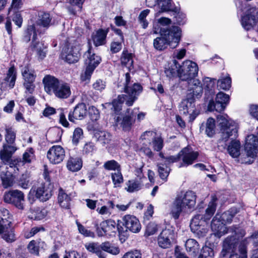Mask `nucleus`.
I'll return each mask as SVG.
<instances>
[{
	"label": "nucleus",
	"mask_w": 258,
	"mask_h": 258,
	"mask_svg": "<svg viewBox=\"0 0 258 258\" xmlns=\"http://www.w3.org/2000/svg\"><path fill=\"white\" fill-rule=\"evenodd\" d=\"M235 5L238 14L242 12L245 14L241 16L242 27L246 30H250L256 24L255 16L257 14L256 9L249 7L244 0H237L235 2Z\"/></svg>",
	"instance_id": "0eeeda50"
},
{
	"label": "nucleus",
	"mask_w": 258,
	"mask_h": 258,
	"mask_svg": "<svg viewBox=\"0 0 258 258\" xmlns=\"http://www.w3.org/2000/svg\"><path fill=\"white\" fill-rule=\"evenodd\" d=\"M22 75L24 82H34L36 78L34 71L30 69L28 66H25L22 69Z\"/></svg>",
	"instance_id": "e433bc0d"
},
{
	"label": "nucleus",
	"mask_w": 258,
	"mask_h": 258,
	"mask_svg": "<svg viewBox=\"0 0 258 258\" xmlns=\"http://www.w3.org/2000/svg\"><path fill=\"white\" fill-rule=\"evenodd\" d=\"M236 242V238L234 236L226 238L223 242V249L221 252V255L224 256L227 252L230 251L234 252Z\"/></svg>",
	"instance_id": "c756f323"
},
{
	"label": "nucleus",
	"mask_w": 258,
	"mask_h": 258,
	"mask_svg": "<svg viewBox=\"0 0 258 258\" xmlns=\"http://www.w3.org/2000/svg\"><path fill=\"white\" fill-rule=\"evenodd\" d=\"M213 118L208 119L206 123V133L209 137H212L215 134V123Z\"/></svg>",
	"instance_id": "c03bdc74"
},
{
	"label": "nucleus",
	"mask_w": 258,
	"mask_h": 258,
	"mask_svg": "<svg viewBox=\"0 0 258 258\" xmlns=\"http://www.w3.org/2000/svg\"><path fill=\"white\" fill-rule=\"evenodd\" d=\"M130 76L129 73L125 74V83L124 86V92L127 95H118L117 99H114L112 102V108L116 115L114 116V121L117 126H120L124 131H130L133 124L135 122L134 117L138 113L137 108H135L133 110L130 109L123 112L118 114L122 107V104L125 102V104L130 106H132L135 100L137 99V96L142 91V86L135 83L133 86H130Z\"/></svg>",
	"instance_id": "f257e3e1"
},
{
	"label": "nucleus",
	"mask_w": 258,
	"mask_h": 258,
	"mask_svg": "<svg viewBox=\"0 0 258 258\" xmlns=\"http://www.w3.org/2000/svg\"><path fill=\"white\" fill-rule=\"evenodd\" d=\"M158 230V225L154 222H150L147 226L146 234L148 236L156 233Z\"/></svg>",
	"instance_id": "774afa93"
},
{
	"label": "nucleus",
	"mask_w": 258,
	"mask_h": 258,
	"mask_svg": "<svg viewBox=\"0 0 258 258\" xmlns=\"http://www.w3.org/2000/svg\"><path fill=\"white\" fill-rule=\"evenodd\" d=\"M47 157L52 164H59L64 159L65 150L61 146L54 145L47 151Z\"/></svg>",
	"instance_id": "f3484780"
},
{
	"label": "nucleus",
	"mask_w": 258,
	"mask_h": 258,
	"mask_svg": "<svg viewBox=\"0 0 258 258\" xmlns=\"http://www.w3.org/2000/svg\"><path fill=\"white\" fill-rule=\"evenodd\" d=\"M54 184L50 178H44L34 182L29 195L35 194V197L40 201L45 202L48 200L52 195Z\"/></svg>",
	"instance_id": "423d86ee"
},
{
	"label": "nucleus",
	"mask_w": 258,
	"mask_h": 258,
	"mask_svg": "<svg viewBox=\"0 0 258 258\" xmlns=\"http://www.w3.org/2000/svg\"><path fill=\"white\" fill-rule=\"evenodd\" d=\"M219 214H217L214 217L211 223V229L213 234L220 238L222 235L227 232V228L224 224L219 219Z\"/></svg>",
	"instance_id": "4be33fe9"
},
{
	"label": "nucleus",
	"mask_w": 258,
	"mask_h": 258,
	"mask_svg": "<svg viewBox=\"0 0 258 258\" xmlns=\"http://www.w3.org/2000/svg\"><path fill=\"white\" fill-rule=\"evenodd\" d=\"M85 63L86 66L96 68L100 63L101 57L92 52L91 47L88 43V49L84 54Z\"/></svg>",
	"instance_id": "a878e982"
},
{
	"label": "nucleus",
	"mask_w": 258,
	"mask_h": 258,
	"mask_svg": "<svg viewBox=\"0 0 258 258\" xmlns=\"http://www.w3.org/2000/svg\"><path fill=\"white\" fill-rule=\"evenodd\" d=\"M196 194L191 191H181L178 194L170 207V214L176 220L182 212H190L195 208L196 204Z\"/></svg>",
	"instance_id": "f03ea898"
},
{
	"label": "nucleus",
	"mask_w": 258,
	"mask_h": 258,
	"mask_svg": "<svg viewBox=\"0 0 258 258\" xmlns=\"http://www.w3.org/2000/svg\"><path fill=\"white\" fill-rule=\"evenodd\" d=\"M5 140L9 144H13L16 138V132L14 128L10 127L6 128Z\"/></svg>",
	"instance_id": "a18cd8bd"
},
{
	"label": "nucleus",
	"mask_w": 258,
	"mask_h": 258,
	"mask_svg": "<svg viewBox=\"0 0 258 258\" xmlns=\"http://www.w3.org/2000/svg\"><path fill=\"white\" fill-rule=\"evenodd\" d=\"M160 36L154 40V48L158 50H162L169 45L171 48H175L179 44L181 36V30L177 26H172L169 29L161 28L159 32Z\"/></svg>",
	"instance_id": "7ed1b4c3"
},
{
	"label": "nucleus",
	"mask_w": 258,
	"mask_h": 258,
	"mask_svg": "<svg viewBox=\"0 0 258 258\" xmlns=\"http://www.w3.org/2000/svg\"><path fill=\"white\" fill-rule=\"evenodd\" d=\"M1 181V185L4 188H8L12 186H16V178H0Z\"/></svg>",
	"instance_id": "338daca9"
},
{
	"label": "nucleus",
	"mask_w": 258,
	"mask_h": 258,
	"mask_svg": "<svg viewBox=\"0 0 258 258\" xmlns=\"http://www.w3.org/2000/svg\"><path fill=\"white\" fill-rule=\"evenodd\" d=\"M170 1L171 0H158L157 5L160 9L159 12L168 11L170 8Z\"/></svg>",
	"instance_id": "0e129e2a"
},
{
	"label": "nucleus",
	"mask_w": 258,
	"mask_h": 258,
	"mask_svg": "<svg viewBox=\"0 0 258 258\" xmlns=\"http://www.w3.org/2000/svg\"><path fill=\"white\" fill-rule=\"evenodd\" d=\"M218 86L221 89L228 90L231 87V80L229 76L219 79L218 82Z\"/></svg>",
	"instance_id": "8fccbe9b"
},
{
	"label": "nucleus",
	"mask_w": 258,
	"mask_h": 258,
	"mask_svg": "<svg viewBox=\"0 0 258 258\" xmlns=\"http://www.w3.org/2000/svg\"><path fill=\"white\" fill-rule=\"evenodd\" d=\"M237 211L235 208H232L230 210L223 213L221 215H219V219L224 224L230 223L234 215L237 213Z\"/></svg>",
	"instance_id": "ea45409f"
},
{
	"label": "nucleus",
	"mask_w": 258,
	"mask_h": 258,
	"mask_svg": "<svg viewBox=\"0 0 258 258\" xmlns=\"http://www.w3.org/2000/svg\"><path fill=\"white\" fill-rule=\"evenodd\" d=\"M214 252L213 249L208 246L203 247L198 258H214Z\"/></svg>",
	"instance_id": "de8ad7c7"
},
{
	"label": "nucleus",
	"mask_w": 258,
	"mask_h": 258,
	"mask_svg": "<svg viewBox=\"0 0 258 258\" xmlns=\"http://www.w3.org/2000/svg\"><path fill=\"white\" fill-rule=\"evenodd\" d=\"M67 169L72 172H77L82 167L83 161L77 156H70L67 162Z\"/></svg>",
	"instance_id": "bb28decb"
},
{
	"label": "nucleus",
	"mask_w": 258,
	"mask_h": 258,
	"mask_svg": "<svg viewBox=\"0 0 258 258\" xmlns=\"http://www.w3.org/2000/svg\"><path fill=\"white\" fill-rule=\"evenodd\" d=\"M96 68L86 66V70L84 73L81 76V79L82 81L90 80L92 74Z\"/></svg>",
	"instance_id": "680f3d73"
},
{
	"label": "nucleus",
	"mask_w": 258,
	"mask_h": 258,
	"mask_svg": "<svg viewBox=\"0 0 258 258\" xmlns=\"http://www.w3.org/2000/svg\"><path fill=\"white\" fill-rule=\"evenodd\" d=\"M51 20L52 18L49 13L43 12L38 13L36 24L31 25L35 26L36 36L38 33H42L50 26Z\"/></svg>",
	"instance_id": "a211bd4d"
},
{
	"label": "nucleus",
	"mask_w": 258,
	"mask_h": 258,
	"mask_svg": "<svg viewBox=\"0 0 258 258\" xmlns=\"http://www.w3.org/2000/svg\"><path fill=\"white\" fill-rule=\"evenodd\" d=\"M208 231L207 223H206V224L201 225V226L198 227L197 230H195L191 231L200 238L205 236L208 232Z\"/></svg>",
	"instance_id": "13d9d810"
},
{
	"label": "nucleus",
	"mask_w": 258,
	"mask_h": 258,
	"mask_svg": "<svg viewBox=\"0 0 258 258\" xmlns=\"http://www.w3.org/2000/svg\"><path fill=\"white\" fill-rule=\"evenodd\" d=\"M11 215L9 211L3 209L0 210V234L3 239L7 242L15 240L13 229L11 227Z\"/></svg>",
	"instance_id": "6e6552de"
},
{
	"label": "nucleus",
	"mask_w": 258,
	"mask_h": 258,
	"mask_svg": "<svg viewBox=\"0 0 258 258\" xmlns=\"http://www.w3.org/2000/svg\"><path fill=\"white\" fill-rule=\"evenodd\" d=\"M174 233L172 228H166L160 233L158 237V244L163 248H167L171 244V240L174 238Z\"/></svg>",
	"instance_id": "6ab92c4d"
},
{
	"label": "nucleus",
	"mask_w": 258,
	"mask_h": 258,
	"mask_svg": "<svg viewBox=\"0 0 258 258\" xmlns=\"http://www.w3.org/2000/svg\"><path fill=\"white\" fill-rule=\"evenodd\" d=\"M87 106L84 103L78 104L74 108L73 112L69 114V119L70 121L74 122L76 119L81 120L87 114Z\"/></svg>",
	"instance_id": "b1692460"
},
{
	"label": "nucleus",
	"mask_w": 258,
	"mask_h": 258,
	"mask_svg": "<svg viewBox=\"0 0 258 258\" xmlns=\"http://www.w3.org/2000/svg\"><path fill=\"white\" fill-rule=\"evenodd\" d=\"M48 136L51 142H57L61 139V133L58 128H53L49 131Z\"/></svg>",
	"instance_id": "09e8293b"
},
{
	"label": "nucleus",
	"mask_w": 258,
	"mask_h": 258,
	"mask_svg": "<svg viewBox=\"0 0 258 258\" xmlns=\"http://www.w3.org/2000/svg\"><path fill=\"white\" fill-rule=\"evenodd\" d=\"M197 64L191 60H186L179 66L178 77L182 81H186L195 78L198 74Z\"/></svg>",
	"instance_id": "ddd939ff"
},
{
	"label": "nucleus",
	"mask_w": 258,
	"mask_h": 258,
	"mask_svg": "<svg viewBox=\"0 0 258 258\" xmlns=\"http://www.w3.org/2000/svg\"><path fill=\"white\" fill-rule=\"evenodd\" d=\"M34 26H28L25 35L24 36V41L28 42L30 40L31 36H32V48L36 52L39 57L43 59L45 56V52L43 50V45L42 43L37 41V36H36V32Z\"/></svg>",
	"instance_id": "4468645a"
},
{
	"label": "nucleus",
	"mask_w": 258,
	"mask_h": 258,
	"mask_svg": "<svg viewBox=\"0 0 258 258\" xmlns=\"http://www.w3.org/2000/svg\"><path fill=\"white\" fill-rule=\"evenodd\" d=\"M88 114L92 121H96L100 118L99 110L94 106H91L89 108Z\"/></svg>",
	"instance_id": "4d7b16f0"
},
{
	"label": "nucleus",
	"mask_w": 258,
	"mask_h": 258,
	"mask_svg": "<svg viewBox=\"0 0 258 258\" xmlns=\"http://www.w3.org/2000/svg\"><path fill=\"white\" fill-rule=\"evenodd\" d=\"M245 150L246 152V157L240 158L242 163L250 164L258 152V137L254 135H248L246 138Z\"/></svg>",
	"instance_id": "f8f14e48"
},
{
	"label": "nucleus",
	"mask_w": 258,
	"mask_h": 258,
	"mask_svg": "<svg viewBox=\"0 0 258 258\" xmlns=\"http://www.w3.org/2000/svg\"><path fill=\"white\" fill-rule=\"evenodd\" d=\"M157 134L153 131H147L144 132L141 136V139L143 141V145H151L152 141L156 137Z\"/></svg>",
	"instance_id": "37998d69"
},
{
	"label": "nucleus",
	"mask_w": 258,
	"mask_h": 258,
	"mask_svg": "<svg viewBox=\"0 0 258 258\" xmlns=\"http://www.w3.org/2000/svg\"><path fill=\"white\" fill-rule=\"evenodd\" d=\"M199 153L189 147L184 148L179 153V156L182 160L179 167H187L192 164L198 158Z\"/></svg>",
	"instance_id": "dca6fc26"
},
{
	"label": "nucleus",
	"mask_w": 258,
	"mask_h": 258,
	"mask_svg": "<svg viewBox=\"0 0 258 258\" xmlns=\"http://www.w3.org/2000/svg\"><path fill=\"white\" fill-rule=\"evenodd\" d=\"M240 144L238 141H232L228 146L229 154L233 158H237L240 155Z\"/></svg>",
	"instance_id": "4c0bfd02"
},
{
	"label": "nucleus",
	"mask_w": 258,
	"mask_h": 258,
	"mask_svg": "<svg viewBox=\"0 0 258 258\" xmlns=\"http://www.w3.org/2000/svg\"><path fill=\"white\" fill-rule=\"evenodd\" d=\"M187 82L188 91L189 92L188 95L190 97L199 98L203 93V87L200 81L195 78L186 80Z\"/></svg>",
	"instance_id": "412c9836"
},
{
	"label": "nucleus",
	"mask_w": 258,
	"mask_h": 258,
	"mask_svg": "<svg viewBox=\"0 0 258 258\" xmlns=\"http://www.w3.org/2000/svg\"><path fill=\"white\" fill-rule=\"evenodd\" d=\"M16 150V148L13 145H4L3 149L0 151L1 159L3 161H9Z\"/></svg>",
	"instance_id": "473e14b6"
},
{
	"label": "nucleus",
	"mask_w": 258,
	"mask_h": 258,
	"mask_svg": "<svg viewBox=\"0 0 258 258\" xmlns=\"http://www.w3.org/2000/svg\"><path fill=\"white\" fill-rule=\"evenodd\" d=\"M86 248L90 252L94 253L99 258H106V254L104 251L113 255H117L120 252L119 248L109 242H104L99 245L97 243H89L85 244Z\"/></svg>",
	"instance_id": "1a4fd4ad"
},
{
	"label": "nucleus",
	"mask_w": 258,
	"mask_h": 258,
	"mask_svg": "<svg viewBox=\"0 0 258 258\" xmlns=\"http://www.w3.org/2000/svg\"><path fill=\"white\" fill-rule=\"evenodd\" d=\"M34 158V150L32 148H29L26 150L23 154V162L25 163H30Z\"/></svg>",
	"instance_id": "e2e57ef3"
},
{
	"label": "nucleus",
	"mask_w": 258,
	"mask_h": 258,
	"mask_svg": "<svg viewBox=\"0 0 258 258\" xmlns=\"http://www.w3.org/2000/svg\"><path fill=\"white\" fill-rule=\"evenodd\" d=\"M96 68L86 66V70L84 73L81 76V79L82 81L90 80L92 74Z\"/></svg>",
	"instance_id": "052dcab7"
},
{
	"label": "nucleus",
	"mask_w": 258,
	"mask_h": 258,
	"mask_svg": "<svg viewBox=\"0 0 258 258\" xmlns=\"http://www.w3.org/2000/svg\"><path fill=\"white\" fill-rule=\"evenodd\" d=\"M45 92L49 95L54 94L59 99H66L71 94L69 84L59 81L51 75L45 76L42 80Z\"/></svg>",
	"instance_id": "20e7f679"
},
{
	"label": "nucleus",
	"mask_w": 258,
	"mask_h": 258,
	"mask_svg": "<svg viewBox=\"0 0 258 258\" xmlns=\"http://www.w3.org/2000/svg\"><path fill=\"white\" fill-rule=\"evenodd\" d=\"M16 185L23 189L29 188L33 182L29 178H16Z\"/></svg>",
	"instance_id": "864d4df0"
},
{
	"label": "nucleus",
	"mask_w": 258,
	"mask_h": 258,
	"mask_svg": "<svg viewBox=\"0 0 258 258\" xmlns=\"http://www.w3.org/2000/svg\"><path fill=\"white\" fill-rule=\"evenodd\" d=\"M203 88L208 91L212 90L215 87L216 80L209 77L203 79Z\"/></svg>",
	"instance_id": "5fc2aeb1"
},
{
	"label": "nucleus",
	"mask_w": 258,
	"mask_h": 258,
	"mask_svg": "<svg viewBox=\"0 0 258 258\" xmlns=\"http://www.w3.org/2000/svg\"><path fill=\"white\" fill-rule=\"evenodd\" d=\"M46 244L41 240H31L27 245L29 251L34 255H38L40 249H45Z\"/></svg>",
	"instance_id": "cd10ccee"
},
{
	"label": "nucleus",
	"mask_w": 258,
	"mask_h": 258,
	"mask_svg": "<svg viewBox=\"0 0 258 258\" xmlns=\"http://www.w3.org/2000/svg\"><path fill=\"white\" fill-rule=\"evenodd\" d=\"M217 198L215 196H212V200L208 205V207L206 210L204 216L201 214H197L191 220L190 227L191 230H197V228L201 225L207 223L214 214L216 209Z\"/></svg>",
	"instance_id": "9b49d317"
},
{
	"label": "nucleus",
	"mask_w": 258,
	"mask_h": 258,
	"mask_svg": "<svg viewBox=\"0 0 258 258\" xmlns=\"http://www.w3.org/2000/svg\"><path fill=\"white\" fill-rule=\"evenodd\" d=\"M185 246L188 254L192 258H196L200 249L198 242L194 239H188L185 242Z\"/></svg>",
	"instance_id": "c85d7f7f"
},
{
	"label": "nucleus",
	"mask_w": 258,
	"mask_h": 258,
	"mask_svg": "<svg viewBox=\"0 0 258 258\" xmlns=\"http://www.w3.org/2000/svg\"><path fill=\"white\" fill-rule=\"evenodd\" d=\"M226 106V105L223 104V103L217 102L216 101V102L214 103V102L212 100L209 102L208 104V109L210 111L216 110L217 112H221L225 109Z\"/></svg>",
	"instance_id": "49530a36"
},
{
	"label": "nucleus",
	"mask_w": 258,
	"mask_h": 258,
	"mask_svg": "<svg viewBox=\"0 0 258 258\" xmlns=\"http://www.w3.org/2000/svg\"><path fill=\"white\" fill-rule=\"evenodd\" d=\"M116 223L114 221L108 220L102 222L96 228L97 233L99 236H103L104 234L114 233Z\"/></svg>",
	"instance_id": "5701e85b"
},
{
	"label": "nucleus",
	"mask_w": 258,
	"mask_h": 258,
	"mask_svg": "<svg viewBox=\"0 0 258 258\" xmlns=\"http://www.w3.org/2000/svg\"><path fill=\"white\" fill-rule=\"evenodd\" d=\"M108 30L99 29L92 35V39L94 45L96 46L102 45L105 43L106 37Z\"/></svg>",
	"instance_id": "7c9ffc66"
},
{
	"label": "nucleus",
	"mask_w": 258,
	"mask_h": 258,
	"mask_svg": "<svg viewBox=\"0 0 258 258\" xmlns=\"http://www.w3.org/2000/svg\"><path fill=\"white\" fill-rule=\"evenodd\" d=\"M236 240L237 239H236ZM247 244V239H245L244 240L241 241L240 242L238 243V241H237L236 243L235 244V249L237 245H238V251L241 254V256L246 258V244Z\"/></svg>",
	"instance_id": "6e6d98bb"
},
{
	"label": "nucleus",
	"mask_w": 258,
	"mask_h": 258,
	"mask_svg": "<svg viewBox=\"0 0 258 258\" xmlns=\"http://www.w3.org/2000/svg\"><path fill=\"white\" fill-rule=\"evenodd\" d=\"M179 66H180L177 60L174 59L168 62L165 67V73L169 78L178 75Z\"/></svg>",
	"instance_id": "2f4dec72"
},
{
	"label": "nucleus",
	"mask_w": 258,
	"mask_h": 258,
	"mask_svg": "<svg viewBox=\"0 0 258 258\" xmlns=\"http://www.w3.org/2000/svg\"><path fill=\"white\" fill-rule=\"evenodd\" d=\"M15 196L12 204L14 205L19 209L23 210L24 207V195L23 192L20 190L16 189Z\"/></svg>",
	"instance_id": "c9c22d12"
},
{
	"label": "nucleus",
	"mask_w": 258,
	"mask_h": 258,
	"mask_svg": "<svg viewBox=\"0 0 258 258\" xmlns=\"http://www.w3.org/2000/svg\"><path fill=\"white\" fill-rule=\"evenodd\" d=\"M158 24L157 25H154V33H158L159 32L160 29L161 28H163L162 27H161V26H165L169 25L171 23V20L167 18L162 17L158 20Z\"/></svg>",
	"instance_id": "3c124183"
},
{
	"label": "nucleus",
	"mask_w": 258,
	"mask_h": 258,
	"mask_svg": "<svg viewBox=\"0 0 258 258\" xmlns=\"http://www.w3.org/2000/svg\"><path fill=\"white\" fill-rule=\"evenodd\" d=\"M46 214L47 212L45 209L37 208L33 211L31 218L39 220L44 218L46 216Z\"/></svg>",
	"instance_id": "603ef678"
},
{
	"label": "nucleus",
	"mask_w": 258,
	"mask_h": 258,
	"mask_svg": "<svg viewBox=\"0 0 258 258\" xmlns=\"http://www.w3.org/2000/svg\"><path fill=\"white\" fill-rule=\"evenodd\" d=\"M95 138L101 144L105 145L108 144L111 139V135L105 131H98L95 134Z\"/></svg>",
	"instance_id": "a19ab883"
},
{
	"label": "nucleus",
	"mask_w": 258,
	"mask_h": 258,
	"mask_svg": "<svg viewBox=\"0 0 258 258\" xmlns=\"http://www.w3.org/2000/svg\"><path fill=\"white\" fill-rule=\"evenodd\" d=\"M120 60L122 65L130 69L133 64L132 53H129L126 50H123L121 54Z\"/></svg>",
	"instance_id": "58836bf2"
},
{
	"label": "nucleus",
	"mask_w": 258,
	"mask_h": 258,
	"mask_svg": "<svg viewBox=\"0 0 258 258\" xmlns=\"http://www.w3.org/2000/svg\"><path fill=\"white\" fill-rule=\"evenodd\" d=\"M103 167L108 170H117V172L112 174V177H122V174L120 171V166L114 160H109L104 163Z\"/></svg>",
	"instance_id": "f704fd0d"
},
{
	"label": "nucleus",
	"mask_w": 258,
	"mask_h": 258,
	"mask_svg": "<svg viewBox=\"0 0 258 258\" xmlns=\"http://www.w3.org/2000/svg\"><path fill=\"white\" fill-rule=\"evenodd\" d=\"M126 185L125 189L130 192L137 191L141 189L142 187L141 182L135 179L129 180L126 183Z\"/></svg>",
	"instance_id": "79ce46f5"
},
{
	"label": "nucleus",
	"mask_w": 258,
	"mask_h": 258,
	"mask_svg": "<svg viewBox=\"0 0 258 258\" xmlns=\"http://www.w3.org/2000/svg\"><path fill=\"white\" fill-rule=\"evenodd\" d=\"M57 199L58 202L62 208L65 209L70 208L71 199L70 195L66 194L61 187L59 189Z\"/></svg>",
	"instance_id": "72a5a7b5"
},
{
	"label": "nucleus",
	"mask_w": 258,
	"mask_h": 258,
	"mask_svg": "<svg viewBox=\"0 0 258 258\" xmlns=\"http://www.w3.org/2000/svg\"><path fill=\"white\" fill-rule=\"evenodd\" d=\"M194 102V98L188 95L187 98L183 100L179 105L180 113L185 115L189 114V121H193L198 115L195 110Z\"/></svg>",
	"instance_id": "2eb2a0df"
},
{
	"label": "nucleus",
	"mask_w": 258,
	"mask_h": 258,
	"mask_svg": "<svg viewBox=\"0 0 258 258\" xmlns=\"http://www.w3.org/2000/svg\"><path fill=\"white\" fill-rule=\"evenodd\" d=\"M151 144L154 150L160 151L163 147V141L162 139L158 136L152 141Z\"/></svg>",
	"instance_id": "bf43d9fd"
},
{
	"label": "nucleus",
	"mask_w": 258,
	"mask_h": 258,
	"mask_svg": "<svg viewBox=\"0 0 258 258\" xmlns=\"http://www.w3.org/2000/svg\"><path fill=\"white\" fill-rule=\"evenodd\" d=\"M122 225L133 233H138L141 229V225L139 220L134 216L126 215L122 218Z\"/></svg>",
	"instance_id": "aec40b11"
},
{
	"label": "nucleus",
	"mask_w": 258,
	"mask_h": 258,
	"mask_svg": "<svg viewBox=\"0 0 258 258\" xmlns=\"http://www.w3.org/2000/svg\"><path fill=\"white\" fill-rule=\"evenodd\" d=\"M16 78L17 73L14 67H11L8 71L4 82L2 83L1 90H6L8 88H13L15 86Z\"/></svg>",
	"instance_id": "393cba45"
},
{
	"label": "nucleus",
	"mask_w": 258,
	"mask_h": 258,
	"mask_svg": "<svg viewBox=\"0 0 258 258\" xmlns=\"http://www.w3.org/2000/svg\"><path fill=\"white\" fill-rule=\"evenodd\" d=\"M80 47L75 40H69L63 47L61 57L69 63L77 62L80 56Z\"/></svg>",
	"instance_id": "9d476101"
},
{
	"label": "nucleus",
	"mask_w": 258,
	"mask_h": 258,
	"mask_svg": "<svg viewBox=\"0 0 258 258\" xmlns=\"http://www.w3.org/2000/svg\"><path fill=\"white\" fill-rule=\"evenodd\" d=\"M150 10L148 9L142 11L139 16V20L143 28L145 29L148 25V23L145 19L146 17L149 15Z\"/></svg>",
	"instance_id": "69168bd1"
},
{
	"label": "nucleus",
	"mask_w": 258,
	"mask_h": 258,
	"mask_svg": "<svg viewBox=\"0 0 258 258\" xmlns=\"http://www.w3.org/2000/svg\"><path fill=\"white\" fill-rule=\"evenodd\" d=\"M217 120L222 141L226 142L229 139H233L237 136L238 124L226 114L218 115Z\"/></svg>",
	"instance_id": "39448f33"
}]
</instances>
